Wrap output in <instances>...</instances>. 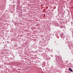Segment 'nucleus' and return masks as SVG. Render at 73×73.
<instances>
[{"mask_svg": "<svg viewBox=\"0 0 73 73\" xmlns=\"http://www.w3.org/2000/svg\"><path fill=\"white\" fill-rule=\"evenodd\" d=\"M69 70L71 72H73V70H72V69L70 68H69Z\"/></svg>", "mask_w": 73, "mask_h": 73, "instance_id": "obj_1", "label": "nucleus"}, {"mask_svg": "<svg viewBox=\"0 0 73 73\" xmlns=\"http://www.w3.org/2000/svg\"><path fill=\"white\" fill-rule=\"evenodd\" d=\"M44 73V72H43V73Z\"/></svg>", "mask_w": 73, "mask_h": 73, "instance_id": "obj_2", "label": "nucleus"}]
</instances>
